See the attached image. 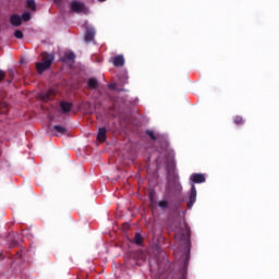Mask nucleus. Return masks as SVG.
I'll return each mask as SVG.
<instances>
[{
	"instance_id": "f257e3e1",
	"label": "nucleus",
	"mask_w": 279,
	"mask_h": 279,
	"mask_svg": "<svg viewBox=\"0 0 279 279\" xmlns=\"http://www.w3.org/2000/svg\"><path fill=\"white\" fill-rule=\"evenodd\" d=\"M175 236L185 245V258H189V253L191 252V227H189V223L183 222L181 229L175 231Z\"/></svg>"
},
{
	"instance_id": "f03ea898",
	"label": "nucleus",
	"mask_w": 279,
	"mask_h": 279,
	"mask_svg": "<svg viewBox=\"0 0 279 279\" xmlns=\"http://www.w3.org/2000/svg\"><path fill=\"white\" fill-rule=\"evenodd\" d=\"M196 201H197V190L195 189V185L192 184L190 196H189V202H187L189 210H191L193 208V204H195Z\"/></svg>"
},
{
	"instance_id": "7ed1b4c3",
	"label": "nucleus",
	"mask_w": 279,
	"mask_h": 279,
	"mask_svg": "<svg viewBox=\"0 0 279 279\" xmlns=\"http://www.w3.org/2000/svg\"><path fill=\"white\" fill-rule=\"evenodd\" d=\"M71 10L72 12H76V14H80V12H84V10H86V7L80 1H72Z\"/></svg>"
},
{
	"instance_id": "20e7f679",
	"label": "nucleus",
	"mask_w": 279,
	"mask_h": 279,
	"mask_svg": "<svg viewBox=\"0 0 279 279\" xmlns=\"http://www.w3.org/2000/svg\"><path fill=\"white\" fill-rule=\"evenodd\" d=\"M41 60H43V62H45L46 64H49V66H51V64H53V61L56 60V54L49 53V52H43Z\"/></svg>"
},
{
	"instance_id": "39448f33",
	"label": "nucleus",
	"mask_w": 279,
	"mask_h": 279,
	"mask_svg": "<svg viewBox=\"0 0 279 279\" xmlns=\"http://www.w3.org/2000/svg\"><path fill=\"white\" fill-rule=\"evenodd\" d=\"M95 34L94 27H87L84 36L85 43H93L95 40Z\"/></svg>"
},
{
	"instance_id": "423d86ee",
	"label": "nucleus",
	"mask_w": 279,
	"mask_h": 279,
	"mask_svg": "<svg viewBox=\"0 0 279 279\" xmlns=\"http://www.w3.org/2000/svg\"><path fill=\"white\" fill-rule=\"evenodd\" d=\"M10 23L13 27H21L23 25V19L19 14H13L10 16Z\"/></svg>"
},
{
	"instance_id": "0eeeda50",
	"label": "nucleus",
	"mask_w": 279,
	"mask_h": 279,
	"mask_svg": "<svg viewBox=\"0 0 279 279\" xmlns=\"http://www.w3.org/2000/svg\"><path fill=\"white\" fill-rule=\"evenodd\" d=\"M191 180L194 184H204L206 177L203 173H194L191 175Z\"/></svg>"
},
{
	"instance_id": "6e6552de",
	"label": "nucleus",
	"mask_w": 279,
	"mask_h": 279,
	"mask_svg": "<svg viewBox=\"0 0 279 279\" xmlns=\"http://www.w3.org/2000/svg\"><path fill=\"white\" fill-rule=\"evenodd\" d=\"M37 72L40 74L45 73V71H49L51 69V65L49 63H46L45 61L36 63Z\"/></svg>"
},
{
	"instance_id": "1a4fd4ad",
	"label": "nucleus",
	"mask_w": 279,
	"mask_h": 279,
	"mask_svg": "<svg viewBox=\"0 0 279 279\" xmlns=\"http://www.w3.org/2000/svg\"><path fill=\"white\" fill-rule=\"evenodd\" d=\"M113 66L119 68V66H124L125 65V58L123 54H118L113 58L112 61Z\"/></svg>"
},
{
	"instance_id": "9d476101",
	"label": "nucleus",
	"mask_w": 279,
	"mask_h": 279,
	"mask_svg": "<svg viewBox=\"0 0 279 279\" xmlns=\"http://www.w3.org/2000/svg\"><path fill=\"white\" fill-rule=\"evenodd\" d=\"M60 108H61L63 114H66V113H69L70 110H72L73 105L69 101H61Z\"/></svg>"
},
{
	"instance_id": "9b49d317",
	"label": "nucleus",
	"mask_w": 279,
	"mask_h": 279,
	"mask_svg": "<svg viewBox=\"0 0 279 279\" xmlns=\"http://www.w3.org/2000/svg\"><path fill=\"white\" fill-rule=\"evenodd\" d=\"M87 85L92 90H97V88H99V82L95 77L88 78Z\"/></svg>"
},
{
	"instance_id": "f8f14e48",
	"label": "nucleus",
	"mask_w": 279,
	"mask_h": 279,
	"mask_svg": "<svg viewBox=\"0 0 279 279\" xmlns=\"http://www.w3.org/2000/svg\"><path fill=\"white\" fill-rule=\"evenodd\" d=\"M106 134H107L106 128H100V129L98 130L97 141H99V143H105V141H106Z\"/></svg>"
},
{
	"instance_id": "ddd939ff",
	"label": "nucleus",
	"mask_w": 279,
	"mask_h": 279,
	"mask_svg": "<svg viewBox=\"0 0 279 279\" xmlns=\"http://www.w3.org/2000/svg\"><path fill=\"white\" fill-rule=\"evenodd\" d=\"M233 123L234 125H243L245 123V120L241 116L233 117Z\"/></svg>"
},
{
	"instance_id": "4468645a",
	"label": "nucleus",
	"mask_w": 279,
	"mask_h": 279,
	"mask_svg": "<svg viewBox=\"0 0 279 279\" xmlns=\"http://www.w3.org/2000/svg\"><path fill=\"white\" fill-rule=\"evenodd\" d=\"M53 130L54 132H58V134H66V128L62 125H54Z\"/></svg>"
},
{
	"instance_id": "2eb2a0df",
	"label": "nucleus",
	"mask_w": 279,
	"mask_h": 279,
	"mask_svg": "<svg viewBox=\"0 0 279 279\" xmlns=\"http://www.w3.org/2000/svg\"><path fill=\"white\" fill-rule=\"evenodd\" d=\"M159 208H161L162 210H167L169 208V201H160L158 203Z\"/></svg>"
},
{
	"instance_id": "dca6fc26",
	"label": "nucleus",
	"mask_w": 279,
	"mask_h": 279,
	"mask_svg": "<svg viewBox=\"0 0 279 279\" xmlns=\"http://www.w3.org/2000/svg\"><path fill=\"white\" fill-rule=\"evenodd\" d=\"M135 245H141L143 243V235L141 233H136L134 238Z\"/></svg>"
},
{
	"instance_id": "f3484780",
	"label": "nucleus",
	"mask_w": 279,
	"mask_h": 279,
	"mask_svg": "<svg viewBox=\"0 0 279 279\" xmlns=\"http://www.w3.org/2000/svg\"><path fill=\"white\" fill-rule=\"evenodd\" d=\"M26 5L29 10H36V1L35 0H27Z\"/></svg>"
},
{
	"instance_id": "a211bd4d",
	"label": "nucleus",
	"mask_w": 279,
	"mask_h": 279,
	"mask_svg": "<svg viewBox=\"0 0 279 279\" xmlns=\"http://www.w3.org/2000/svg\"><path fill=\"white\" fill-rule=\"evenodd\" d=\"M32 19V14H29V12H25L22 14V21H25V23H27V21H29Z\"/></svg>"
},
{
	"instance_id": "6ab92c4d",
	"label": "nucleus",
	"mask_w": 279,
	"mask_h": 279,
	"mask_svg": "<svg viewBox=\"0 0 279 279\" xmlns=\"http://www.w3.org/2000/svg\"><path fill=\"white\" fill-rule=\"evenodd\" d=\"M14 36H15L19 40L23 39V31L16 29V31L14 32Z\"/></svg>"
},
{
	"instance_id": "aec40b11",
	"label": "nucleus",
	"mask_w": 279,
	"mask_h": 279,
	"mask_svg": "<svg viewBox=\"0 0 279 279\" xmlns=\"http://www.w3.org/2000/svg\"><path fill=\"white\" fill-rule=\"evenodd\" d=\"M51 95H53V92L50 90V92H47L45 95H44V99L46 101H49V99H51Z\"/></svg>"
},
{
	"instance_id": "412c9836",
	"label": "nucleus",
	"mask_w": 279,
	"mask_h": 279,
	"mask_svg": "<svg viewBox=\"0 0 279 279\" xmlns=\"http://www.w3.org/2000/svg\"><path fill=\"white\" fill-rule=\"evenodd\" d=\"M146 134L151 138V141H156V134H154V131H147Z\"/></svg>"
},
{
	"instance_id": "4be33fe9",
	"label": "nucleus",
	"mask_w": 279,
	"mask_h": 279,
	"mask_svg": "<svg viewBox=\"0 0 279 279\" xmlns=\"http://www.w3.org/2000/svg\"><path fill=\"white\" fill-rule=\"evenodd\" d=\"M65 58H66V60H75V53L70 52V53L65 54Z\"/></svg>"
},
{
	"instance_id": "5701e85b",
	"label": "nucleus",
	"mask_w": 279,
	"mask_h": 279,
	"mask_svg": "<svg viewBox=\"0 0 279 279\" xmlns=\"http://www.w3.org/2000/svg\"><path fill=\"white\" fill-rule=\"evenodd\" d=\"M4 77H5V72L3 70H0V82H3Z\"/></svg>"
},
{
	"instance_id": "b1692460",
	"label": "nucleus",
	"mask_w": 279,
	"mask_h": 279,
	"mask_svg": "<svg viewBox=\"0 0 279 279\" xmlns=\"http://www.w3.org/2000/svg\"><path fill=\"white\" fill-rule=\"evenodd\" d=\"M9 75H10V77H14V70H10Z\"/></svg>"
},
{
	"instance_id": "393cba45",
	"label": "nucleus",
	"mask_w": 279,
	"mask_h": 279,
	"mask_svg": "<svg viewBox=\"0 0 279 279\" xmlns=\"http://www.w3.org/2000/svg\"><path fill=\"white\" fill-rule=\"evenodd\" d=\"M21 256H22L21 252H17V253L15 254V258H21Z\"/></svg>"
},
{
	"instance_id": "a878e982",
	"label": "nucleus",
	"mask_w": 279,
	"mask_h": 279,
	"mask_svg": "<svg viewBox=\"0 0 279 279\" xmlns=\"http://www.w3.org/2000/svg\"><path fill=\"white\" fill-rule=\"evenodd\" d=\"M124 80H125V81L128 80V75H126V74H124Z\"/></svg>"
},
{
	"instance_id": "bb28decb",
	"label": "nucleus",
	"mask_w": 279,
	"mask_h": 279,
	"mask_svg": "<svg viewBox=\"0 0 279 279\" xmlns=\"http://www.w3.org/2000/svg\"><path fill=\"white\" fill-rule=\"evenodd\" d=\"M180 279H186V277L182 276Z\"/></svg>"
},
{
	"instance_id": "cd10ccee",
	"label": "nucleus",
	"mask_w": 279,
	"mask_h": 279,
	"mask_svg": "<svg viewBox=\"0 0 279 279\" xmlns=\"http://www.w3.org/2000/svg\"><path fill=\"white\" fill-rule=\"evenodd\" d=\"M10 247H14V244H11Z\"/></svg>"
},
{
	"instance_id": "c85d7f7f",
	"label": "nucleus",
	"mask_w": 279,
	"mask_h": 279,
	"mask_svg": "<svg viewBox=\"0 0 279 279\" xmlns=\"http://www.w3.org/2000/svg\"><path fill=\"white\" fill-rule=\"evenodd\" d=\"M98 1L104 2V1H106V0H98Z\"/></svg>"
},
{
	"instance_id": "c756f323",
	"label": "nucleus",
	"mask_w": 279,
	"mask_h": 279,
	"mask_svg": "<svg viewBox=\"0 0 279 279\" xmlns=\"http://www.w3.org/2000/svg\"><path fill=\"white\" fill-rule=\"evenodd\" d=\"M58 1H60V0H54L56 3H58Z\"/></svg>"
},
{
	"instance_id": "7c9ffc66",
	"label": "nucleus",
	"mask_w": 279,
	"mask_h": 279,
	"mask_svg": "<svg viewBox=\"0 0 279 279\" xmlns=\"http://www.w3.org/2000/svg\"><path fill=\"white\" fill-rule=\"evenodd\" d=\"M174 252H178V250H174Z\"/></svg>"
}]
</instances>
